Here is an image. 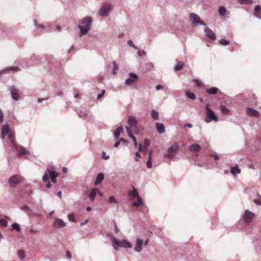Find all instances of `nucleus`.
<instances>
[{
  "mask_svg": "<svg viewBox=\"0 0 261 261\" xmlns=\"http://www.w3.org/2000/svg\"><path fill=\"white\" fill-rule=\"evenodd\" d=\"M0 132H1L0 138L2 140H5L7 144H13L15 142L13 133L8 124L3 125L1 128H0Z\"/></svg>",
  "mask_w": 261,
  "mask_h": 261,
  "instance_id": "nucleus-1",
  "label": "nucleus"
},
{
  "mask_svg": "<svg viewBox=\"0 0 261 261\" xmlns=\"http://www.w3.org/2000/svg\"><path fill=\"white\" fill-rule=\"evenodd\" d=\"M79 29L81 36L86 35L91 30L92 19L90 16H86L79 21Z\"/></svg>",
  "mask_w": 261,
  "mask_h": 261,
  "instance_id": "nucleus-2",
  "label": "nucleus"
},
{
  "mask_svg": "<svg viewBox=\"0 0 261 261\" xmlns=\"http://www.w3.org/2000/svg\"><path fill=\"white\" fill-rule=\"evenodd\" d=\"M110 239L111 240L112 246H113V248L115 250H118V248L125 249L132 248L131 244L125 239L118 240L113 236H110Z\"/></svg>",
  "mask_w": 261,
  "mask_h": 261,
  "instance_id": "nucleus-3",
  "label": "nucleus"
},
{
  "mask_svg": "<svg viewBox=\"0 0 261 261\" xmlns=\"http://www.w3.org/2000/svg\"><path fill=\"white\" fill-rule=\"evenodd\" d=\"M127 123L128 126L125 127V129L128 128L131 129V132H134V134L138 135L139 134V129L137 127V119L134 116L131 115L128 116Z\"/></svg>",
  "mask_w": 261,
  "mask_h": 261,
  "instance_id": "nucleus-4",
  "label": "nucleus"
},
{
  "mask_svg": "<svg viewBox=\"0 0 261 261\" xmlns=\"http://www.w3.org/2000/svg\"><path fill=\"white\" fill-rule=\"evenodd\" d=\"M179 145L177 144V143L174 142L172 145L167 149V152L164 154V156L170 159L174 158L179 151Z\"/></svg>",
  "mask_w": 261,
  "mask_h": 261,
  "instance_id": "nucleus-5",
  "label": "nucleus"
},
{
  "mask_svg": "<svg viewBox=\"0 0 261 261\" xmlns=\"http://www.w3.org/2000/svg\"><path fill=\"white\" fill-rule=\"evenodd\" d=\"M58 176V173L55 171L50 170L49 169H47V170L44 172V176L42 177V180L43 182H46L50 178V179H55L56 177Z\"/></svg>",
  "mask_w": 261,
  "mask_h": 261,
  "instance_id": "nucleus-6",
  "label": "nucleus"
},
{
  "mask_svg": "<svg viewBox=\"0 0 261 261\" xmlns=\"http://www.w3.org/2000/svg\"><path fill=\"white\" fill-rule=\"evenodd\" d=\"M206 123H210L212 121L217 122L218 117L215 115V113L208 108H206V117L204 119Z\"/></svg>",
  "mask_w": 261,
  "mask_h": 261,
  "instance_id": "nucleus-7",
  "label": "nucleus"
},
{
  "mask_svg": "<svg viewBox=\"0 0 261 261\" xmlns=\"http://www.w3.org/2000/svg\"><path fill=\"white\" fill-rule=\"evenodd\" d=\"M22 178L18 175H15L10 177L9 179V185L12 188H15L17 185L22 182Z\"/></svg>",
  "mask_w": 261,
  "mask_h": 261,
  "instance_id": "nucleus-8",
  "label": "nucleus"
},
{
  "mask_svg": "<svg viewBox=\"0 0 261 261\" xmlns=\"http://www.w3.org/2000/svg\"><path fill=\"white\" fill-rule=\"evenodd\" d=\"M8 144V145H9L10 146H13V147L16 148V150H17L18 155H19V156H22L24 154L29 155L30 154V151L27 150L26 149H25V148H24L22 146H18L15 143V142H13V144Z\"/></svg>",
  "mask_w": 261,
  "mask_h": 261,
  "instance_id": "nucleus-9",
  "label": "nucleus"
},
{
  "mask_svg": "<svg viewBox=\"0 0 261 261\" xmlns=\"http://www.w3.org/2000/svg\"><path fill=\"white\" fill-rule=\"evenodd\" d=\"M190 19L192 20L193 25L195 26H197L198 25L205 26L204 23L200 20V17L195 13L190 14Z\"/></svg>",
  "mask_w": 261,
  "mask_h": 261,
  "instance_id": "nucleus-10",
  "label": "nucleus"
},
{
  "mask_svg": "<svg viewBox=\"0 0 261 261\" xmlns=\"http://www.w3.org/2000/svg\"><path fill=\"white\" fill-rule=\"evenodd\" d=\"M128 75L130 77L125 80V84L127 86H131L138 79V75L134 73L130 72L128 73Z\"/></svg>",
  "mask_w": 261,
  "mask_h": 261,
  "instance_id": "nucleus-11",
  "label": "nucleus"
},
{
  "mask_svg": "<svg viewBox=\"0 0 261 261\" xmlns=\"http://www.w3.org/2000/svg\"><path fill=\"white\" fill-rule=\"evenodd\" d=\"M10 94H11L12 98L15 101H17L19 100V94L18 93V91L15 88V86H12L11 88H10Z\"/></svg>",
  "mask_w": 261,
  "mask_h": 261,
  "instance_id": "nucleus-12",
  "label": "nucleus"
},
{
  "mask_svg": "<svg viewBox=\"0 0 261 261\" xmlns=\"http://www.w3.org/2000/svg\"><path fill=\"white\" fill-rule=\"evenodd\" d=\"M253 218L254 214L248 210L245 211L244 215H243V220L245 222L250 223L252 221Z\"/></svg>",
  "mask_w": 261,
  "mask_h": 261,
  "instance_id": "nucleus-13",
  "label": "nucleus"
},
{
  "mask_svg": "<svg viewBox=\"0 0 261 261\" xmlns=\"http://www.w3.org/2000/svg\"><path fill=\"white\" fill-rule=\"evenodd\" d=\"M111 11V5H104L101 7L99 11V15L101 16H106L109 14Z\"/></svg>",
  "mask_w": 261,
  "mask_h": 261,
  "instance_id": "nucleus-14",
  "label": "nucleus"
},
{
  "mask_svg": "<svg viewBox=\"0 0 261 261\" xmlns=\"http://www.w3.org/2000/svg\"><path fill=\"white\" fill-rule=\"evenodd\" d=\"M52 226L55 228L64 227L66 226V222L61 219H56L52 224Z\"/></svg>",
  "mask_w": 261,
  "mask_h": 261,
  "instance_id": "nucleus-15",
  "label": "nucleus"
},
{
  "mask_svg": "<svg viewBox=\"0 0 261 261\" xmlns=\"http://www.w3.org/2000/svg\"><path fill=\"white\" fill-rule=\"evenodd\" d=\"M246 114L250 117H257L259 116V112L251 108H246Z\"/></svg>",
  "mask_w": 261,
  "mask_h": 261,
  "instance_id": "nucleus-16",
  "label": "nucleus"
},
{
  "mask_svg": "<svg viewBox=\"0 0 261 261\" xmlns=\"http://www.w3.org/2000/svg\"><path fill=\"white\" fill-rule=\"evenodd\" d=\"M204 33H205L206 36L207 38L211 39L212 40H215L216 36L214 32H213L210 29L206 27L204 30Z\"/></svg>",
  "mask_w": 261,
  "mask_h": 261,
  "instance_id": "nucleus-17",
  "label": "nucleus"
},
{
  "mask_svg": "<svg viewBox=\"0 0 261 261\" xmlns=\"http://www.w3.org/2000/svg\"><path fill=\"white\" fill-rule=\"evenodd\" d=\"M253 16L258 19H261V6L259 5L255 7V9L253 11Z\"/></svg>",
  "mask_w": 261,
  "mask_h": 261,
  "instance_id": "nucleus-18",
  "label": "nucleus"
},
{
  "mask_svg": "<svg viewBox=\"0 0 261 261\" xmlns=\"http://www.w3.org/2000/svg\"><path fill=\"white\" fill-rule=\"evenodd\" d=\"M143 245V240L141 239H137V245H136L134 250L137 252L142 251V246Z\"/></svg>",
  "mask_w": 261,
  "mask_h": 261,
  "instance_id": "nucleus-19",
  "label": "nucleus"
},
{
  "mask_svg": "<svg viewBox=\"0 0 261 261\" xmlns=\"http://www.w3.org/2000/svg\"><path fill=\"white\" fill-rule=\"evenodd\" d=\"M156 132H158V134H162L164 133L165 131V127L163 124L156 122Z\"/></svg>",
  "mask_w": 261,
  "mask_h": 261,
  "instance_id": "nucleus-20",
  "label": "nucleus"
},
{
  "mask_svg": "<svg viewBox=\"0 0 261 261\" xmlns=\"http://www.w3.org/2000/svg\"><path fill=\"white\" fill-rule=\"evenodd\" d=\"M200 146L197 144L191 145L189 147V150L193 152H197L200 150Z\"/></svg>",
  "mask_w": 261,
  "mask_h": 261,
  "instance_id": "nucleus-21",
  "label": "nucleus"
},
{
  "mask_svg": "<svg viewBox=\"0 0 261 261\" xmlns=\"http://www.w3.org/2000/svg\"><path fill=\"white\" fill-rule=\"evenodd\" d=\"M218 89L217 87H212L211 88H209L206 90V92L207 93L210 95H215L218 93Z\"/></svg>",
  "mask_w": 261,
  "mask_h": 261,
  "instance_id": "nucleus-22",
  "label": "nucleus"
},
{
  "mask_svg": "<svg viewBox=\"0 0 261 261\" xmlns=\"http://www.w3.org/2000/svg\"><path fill=\"white\" fill-rule=\"evenodd\" d=\"M97 192V188H92V190H91V192L89 193V199H90L91 201H94V197H95Z\"/></svg>",
  "mask_w": 261,
  "mask_h": 261,
  "instance_id": "nucleus-23",
  "label": "nucleus"
},
{
  "mask_svg": "<svg viewBox=\"0 0 261 261\" xmlns=\"http://www.w3.org/2000/svg\"><path fill=\"white\" fill-rule=\"evenodd\" d=\"M103 179V174L102 173H98V175H97L96 177V180H95V183H94V185L95 186H96L98 184H99L101 181H102Z\"/></svg>",
  "mask_w": 261,
  "mask_h": 261,
  "instance_id": "nucleus-24",
  "label": "nucleus"
},
{
  "mask_svg": "<svg viewBox=\"0 0 261 261\" xmlns=\"http://www.w3.org/2000/svg\"><path fill=\"white\" fill-rule=\"evenodd\" d=\"M240 172L241 169L238 168V166L231 168V170H230V172H231V174H232L234 177L236 174L240 173Z\"/></svg>",
  "mask_w": 261,
  "mask_h": 261,
  "instance_id": "nucleus-25",
  "label": "nucleus"
},
{
  "mask_svg": "<svg viewBox=\"0 0 261 261\" xmlns=\"http://www.w3.org/2000/svg\"><path fill=\"white\" fill-rule=\"evenodd\" d=\"M123 132V128L121 126L118 127L116 131L114 132V137L116 139H118L119 137V135Z\"/></svg>",
  "mask_w": 261,
  "mask_h": 261,
  "instance_id": "nucleus-26",
  "label": "nucleus"
},
{
  "mask_svg": "<svg viewBox=\"0 0 261 261\" xmlns=\"http://www.w3.org/2000/svg\"><path fill=\"white\" fill-rule=\"evenodd\" d=\"M126 132H127V134H128V137H129V138H130L131 139H132L133 141H134V145H136V137H134L133 134V131H131V129L129 128H127V131H126Z\"/></svg>",
  "mask_w": 261,
  "mask_h": 261,
  "instance_id": "nucleus-27",
  "label": "nucleus"
},
{
  "mask_svg": "<svg viewBox=\"0 0 261 261\" xmlns=\"http://www.w3.org/2000/svg\"><path fill=\"white\" fill-rule=\"evenodd\" d=\"M16 253H17L18 257H19V259H20L21 260H23L25 259V252H24V251L21 250H19L17 251V252H16Z\"/></svg>",
  "mask_w": 261,
  "mask_h": 261,
  "instance_id": "nucleus-28",
  "label": "nucleus"
},
{
  "mask_svg": "<svg viewBox=\"0 0 261 261\" xmlns=\"http://www.w3.org/2000/svg\"><path fill=\"white\" fill-rule=\"evenodd\" d=\"M185 96H186L187 97H188V98L191 99L192 100H195L196 99L195 95L193 93H192L189 91L185 92Z\"/></svg>",
  "mask_w": 261,
  "mask_h": 261,
  "instance_id": "nucleus-29",
  "label": "nucleus"
},
{
  "mask_svg": "<svg viewBox=\"0 0 261 261\" xmlns=\"http://www.w3.org/2000/svg\"><path fill=\"white\" fill-rule=\"evenodd\" d=\"M184 66V62L181 61H179L177 63V65L174 66V70H180L182 69Z\"/></svg>",
  "mask_w": 261,
  "mask_h": 261,
  "instance_id": "nucleus-30",
  "label": "nucleus"
},
{
  "mask_svg": "<svg viewBox=\"0 0 261 261\" xmlns=\"http://www.w3.org/2000/svg\"><path fill=\"white\" fill-rule=\"evenodd\" d=\"M158 115L159 113L156 111L154 110L151 111V117H152L153 119L158 120Z\"/></svg>",
  "mask_w": 261,
  "mask_h": 261,
  "instance_id": "nucleus-31",
  "label": "nucleus"
},
{
  "mask_svg": "<svg viewBox=\"0 0 261 261\" xmlns=\"http://www.w3.org/2000/svg\"><path fill=\"white\" fill-rule=\"evenodd\" d=\"M18 70V68L17 67H7L4 70V72H8V71H17Z\"/></svg>",
  "mask_w": 261,
  "mask_h": 261,
  "instance_id": "nucleus-32",
  "label": "nucleus"
},
{
  "mask_svg": "<svg viewBox=\"0 0 261 261\" xmlns=\"http://www.w3.org/2000/svg\"><path fill=\"white\" fill-rule=\"evenodd\" d=\"M142 204V200L141 198L137 199V201L132 203L133 206H138Z\"/></svg>",
  "mask_w": 261,
  "mask_h": 261,
  "instance_id": "nucleus-33",
  "label": "nucleus"
},
{
  "mask_svg": "<svg viewBox=\"0 0 261 261\" xmlns=\"http://www.w3.org/2000/svg\"><path fill=\"white\" fill-rule=\"evenodd\" d=\"M113 68L112 69L111 72L113 74H116L117 70H118V65H117L116 61L113 62Z\"/></svg>",
  "mask_w": 261,
  "mask_h": 261,
  "instance_id": "nucleus-34",
  "label": "nucleus"
},
{
  "mask_svg": "<svg viewBox=\"0 0 261 261\" xmlns=\"http://www.w3.org/2000/svg\"><path fill=\"white\" fill-rule=\"evenodd\" d=\"M238 2L241 5H250L252 4V0H238Z\"/></svg>",
  "mask_w": 261,
  "mask_h": 261,
  "instance_id": "nucleus-35",
  "label": "nucleus"
},
{
  "mask_svg": "<svg viewBox=\"0 0 261 261\" xmlns=\"http://www.w3.org/2000/svg\"><path fill=\"white\" fill-rule=\"evenodd\" d=\"M219 15H221V16H224L226 14L225 8L223 7H219Z\"/></svg>",
  "mask_w": 261,
  "mask_h": 261,
  "instance_id": "nucleus-36",
  "label": "nucleus"
},
{
  "mask_svg": "<svg viewBox=\"0 0 261 261\" xmlns=\"http://www.w3.org/2000/svg\"><path fill=\"white\" fill-rule=\"evenodd\" d=\"M131 196H132L133 197H136L137 198H141L139 196V193L137 192V190L134 187V190H133L132 193H131Z\"/></svg>",
  "mask_w": 261,
  "mask_h": 261,
  "instance_id": "nucleus-37",
  "label": "nucleus"
},
{
  "mask_svg": "<svg viewBox=\"0 0 261 261\" xmlns=\"http://www.w3.org/2000/svg\"><path fill=\"white\" fill-rule=\"evenodd\" d=\"M219 43L222 46H226L229 44V41L226 39H222L219 41Z\"/></svg>",
  "mask_w": 261,
  "mask_h": 261,
  "instance_id": "nucleus-38",
  "label": "nucleus"
},
{
  "mask_svg": "<svg viewBox=\"0 0 261 261\" xmlns=\"http://www.w3.org/2000/svg\"><path fill=\"white\" fill-rule=\"evenodd\" d=\"M12 227H13V229L15 230L16 231H20L19 225L18 224V223H13V224H12Z\"/></svg>",
  "mask_w": 261,
  "mask_h": 261,
  "instance_id": "nucleus-39",
  "label": "nucleus"
},
{
  "mask_svg": "<svg viewBox=\"0 0 261 261\" xmlns=\"http://www.w3.org/2000/svg\"><path fill=\"white\" fill-rule=\"evenodd\" d=\"M0 225L6 227L7 226V221L5 219H0Z\"/></svg>",
  "mask_w": 261,
  "mask_h": 261,
  "instance_id": "nucleus-40",
  "label": "nucleus"
},
{
  "mask_svg": "<svg viewBox=\"0 0 261 261\" xmlns=\"http://www.w3.org/2000/svg\"><path fill=\"white\" fill-rule=\"evenodd\" d=\"M127 44L128 46L133 47L135 49H137V47L136 46V45H134V43L131 40H128L127 41Z\"/></svg>",
  "mask_w": 261,
  "mask_h": 261,
  "instance_id": "nucleus-41",
  "label": "nucleus"
},
{
  "mask_svg": "<svg viewBox=\"0 0 261 261\" xmlns=\"http://www.w3.org/2000/svg\"><path fill=\"white\" fill-rule=\"evenodd\" d=\"M109 201L111 203H118V202H117L116 200H115V197L113 196H111L110 197V199H109Z\"/></svg>",
  "mask_w": 261,
  "mask_h": 261,
  "instance_id": "nucleus-42",
  "label": "nucleus"
},
{
  "mask_svg": "<svg viewBox=\"0 0 261 261\" xmlns=\"http://www.w3.org/2000/svg\"><path fill=\"white\" fill-rule=\"evenodd\" d=\"M221 111L225 114H227L228 113V109L225 106H222L221 107Z\"/></svg>",
  "mask_w": 261,
  "mask_h": 261,
  "instance_id": "nucleus-43",
  "label": "nucleus"
},
{
  "mask_svg": "<svg viewBox=\"0 0 261 261\" xmlns=\"http://www.w3.org/2000/svg\"><path fill=\"white\" fill-rule=\"evenodd\" d=\"M54 26H55V30H56V31H57L58 32H60V31H61V28L60 27V25L53 24L51 25V29H53Z\"/></svg>",
  "mask_w": 261,
  "mask_h": 261,
  "instance_id": "nucleus-44",
  "label": "nucleus"
},
{
  "mask_svg": "<svg viewBox=\"0 0 261 261\" xmlns=\"http://www.w3.org/2000/svg\"><path fill=\"white\" fill-rule=\"evenodd\" d=\"M101 158H102V159L108 160L109 158V155H107L105 152L103 151L102 153H101Z\"/></svg>",
  "mask_w": 261,
  "mask_h": 261,
  "instance_id": "nucleus-45",
  "label": "nucleus"
},
{
  "mask_svg": "<svg viewBox=\"0 0 261 261\" xmlns=\"http://www.w3.org/2000/svg\"><path fill=\"white\" fill-rule=\"evenodd\" d=\"M34 24H35L36 28H37V29H40L41 30L44 29V25H42L41 24L37 25V24H36V21L35 20H34Z\"/></svg>",
  "mask_w": 261,
  "mask_h": 261,
  "instance_id": "nucleus-46",
  "label": "nucleus"
},
{
  "mask_svg": "<svg viewBox=\"0 0 261 261\" xmlns=\"http://www.w3.org/2000/svg\"><path fill=\"white\" fill-rule=\"evenodd\" d=\"M68 218L70 221H74V216L72 214L68 215Z\"/></svg>",
  "mask_w": 261,
  "mask_h": 261,
  "instance_id": "nucleus-47",
  "label": "nucleus"
},
{
  "mask_svg": "<svg viewBox=\"0 0 261 261\" xmlns=\"http://www.w3.org/2000/svg\"><path fill=\"white\" fill-rule=\"evenodd\" d=\"M146 167L148 169H151V161L147 160L146 161Z\"/></svg>",
  "mask_w": 261,
  "mask_h": 261,
  "instance_id": "nucleus-48",
  "label": "nucleus"
},
{
  "mask_svg": "<svg viewBox=\"0 0 261 261\" xmlns=\"http://www.w3.org/2000/svg\"><path fill=\"white\" fill-rule=\"evenodd\" d=\"M4 119V116H3V112L2 110L0 109V123L3 122V120Z\"/></svg>",
  "mask_w": 261,
  "mask_h": 261,
  "instance_id": "nucleus-49",
  "label": "nucleus"
},
{
  "mask_svg": "<svg viewBox=\"0 0 261 261\" xmlns=\"http://www.w3.org/2000/svg\"><path fill=\"white\" fill-rule=\"evenodd\" d=\"M21 210L25 212H28L30 211V208L28 206H22Z\"/></svg>",
  "mask_w": 261,
  "mask_h": 261,
  "instance_id": "nucleus-50",
  "label": "nucleus"
},
{
  "mask_svg": "<svg viewBox=\"0 0 261 261\" xmlns=\"http://www.w3.org/2000/svg\"><path fill=\"white\" fill-rule=\"evenodd\" d=\"M137 53H138V55L140 56H145V51H144L143 50H138V52H137Z\"/></svg>",
  "mask_w": 261,
  "mask_h": 261,
  "instance_id": "nucleus-51",
  "label": "nucleus"
},
{
  "mask_svg": "<svg viewBox=\"0 0 261 261\" xmlns=\"http://www.w3.org/2000/svg\"><path fill=\"white\" fill-rule=\"evenodd\" d=\"M135 155H136L135 161L137 162H138L139 159L140 158V154H139V152H136Z\"/></svg>",
  "mask_w": 261,
  "mask_h": 261,
  "instance_id": "nucleus-52",
  "label": "nucleus"
},
{
  "mask_svg": "<svg viewBox=\"0 0 261 261\" xmlns=\"http://www.w3.org/2000/svg\"><path fill=\"white\" fill-rule=\"evenodd\" d=\"M105 91L104 90H103L102 91H101V94L98 95V96H97V98L98 99H100L101 98V97L103 96V95L105 94Z\"/></svg>",
  "mask_w": 261,
  "mask_h": 261,
  "instance_id": "nucleus-53",
  "label": "nucleus"
},
{
  "mask_svg": "<svg viewBox=\"0 0 261 261\" xmlns=\"http://www.w3.org/2000/svg\"><path fill=\"white\" fill-rule=\"evenodd\" d=\"M147 160L151 161V150L148 151Z\"/></svg>",
  "mask_w": 261,
  "mask_h": 261,
  "instance_id": "nucleus-54",
  "label": "nucleus"
},
{
  "mask_svg": "<svg viewBox=\"0 0 261 261\" xmlns=\"http://www.w3.org/2000/svg\"><path fill=\"white\" fill-rule=\"evenodd\" d=\"M149 143V141L148 140H145L144 141V148H146L148 146V144Z\"/></svg>",
  "mask_w": 261,
  "mask_h": 261,
  "instance_id": "nucleus-55",
  "label": "nucleus"
},
{
  "mask_svg": "<svg viewBox=\"0 0 261 261\" xmlns=\"http://www.w3.org/2000/svg\"><path fill=\"white\" fill-rule=\"evenodd\" d=\"M103 79V75L102 74H99L98 75V79L99 81L102 80Z\"/></svg>",
  "mask_w": 261,
  "mask_h": 261,
  "instance_id": "nucleus-56",
  "label": "nucleus"
},
{
  "mask_svg": "<svg viewBox=\"0 0 261 261\" xmlns=\"http://www.w3.org/2000/svg\"><path fill=\"white\" fill-rule=\"evenodd\" d=\"M254 203H256V204L258 205H261V201L259 200H254Z\"/></svg>",
  "mask_w": 261,
  "mask_h": 261,
  "instance_id": "nucleus-57",
  "label": "nucleus"
},
{
  "mask_svg": "<svg viewBox=\"0 0 261 261\" xmlns=\"http://www.w3.org/2000/svg\"><path fill=\"white\" fill-rule=\"evenodd\" d=\"M163 88V86L161 85H158L156 86V90H160Z\"/></svg>",
  "mask_w": 261,
  "mask_h": 261,
  "instance_id": "nucleus-58",
  "label": "nucleus"
},
{
  "mask_svg": "<svg viewBox=\"0 0 261 261\" xmlns=\"http://www.w3.org/2000/svg\"><path fill=\"white\" fill-rule=\"evenodd\" d=\"M44 100H47V98H46V99L45 98H37V101H38L39 103L42 102Z\"/></svg>",
  "mask_w": 261,
  "mask_h": 261,
  "instance_id": "nucleus-59",
  "label": "nucleus"
},
{
  "mask_svg": "<svg viewBox=\"0 0 261 261\" xmlns=\"http://www.w3.org/2000/svg\"><path fill=\"white\" fill-rule=\"evenodd\" d=\"M184 126L187 127L188 128H192V125L191 123H187V124H185V126Z\"/></svg>",
  "mask_w": 261,
  "mask_h": 261,
  "instance_id": "nucleus-60",
  "label": "nucleus"
},
{
  "mask_svg": "<svg viewBox=\"0 0 261 261\" xmlns=\"http://www.w3.org/2000/svg\"><path fill=\"white\" fill-rule=\"evenodd\" d=\"M195 82L197 86H200V81H199L198 79H196L195 80Z\"/></svg>",
  "mask_w": 261,
  "mask_h": 261,
  "instance_id": "nucleus-61",
  "label": "nucleus"
},
{
  "mask_svg": "<svg viewBox=\"0 0 261 261\" xmlns=\"http://www.w3.org/2000/svg\"><path fill=\"white\" fill-rule=\"evenodd\" d=\"M119 144H120V142H119V141H117V142H116V143H115V144H114V147H115V148H117V147H118V146L119 145Z\"/></svg>",
  "mask_w": 261,
  "mask_h": 261,
  "instance_id": "nucleus-62",
  "label": "nucleus"
},
{
  "mask_svg": "<svg viewBox=\"0 0 261 261\" xmlns=\"http://www.w3.org/2000/svg\"><path fill=\"white\" fill-rule=\"evenodd\" d=\"M142 144L139 143L138 144V150L139 151H141V150L142 149Z\"/></svg>",
  "mask_w": 261,
  "mask_h": 261,
  "instance_id": "nucleus-63",
  "label": "nucleus"
},
{
  "mask_svg": "<svg viewBox=\"0 0 261 261\" xmlns=\"http://www.w3.org/2000/svg\"><path fill=\"white\" fill-rule=\"evenodd\" d=\"M66 256L68 258L70 259L71 258V255H70V253L69 252H67Z\"/></svg>",
  "mask_w": 261,
  "mask_h": 261,
  "instance_id": "nucleus-64",
  "label": "nucleus"
}]
</instances>
